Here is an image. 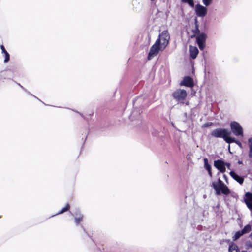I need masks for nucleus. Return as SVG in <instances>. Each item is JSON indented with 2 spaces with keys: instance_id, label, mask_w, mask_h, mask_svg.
<instances>
[{
  "instance_id": "nucleus-27",
  "label": "nucleus",
  "mask_w": 252,
  "mask_h": 252,
  "mask_svg": "<svg viewBox=\"0 0 252 252\" xmlns=\"http://www.w3.org/2000/svg\"><path fill=\"white\" fill-rule=\"evenodd\" d=\"M205 167L207 170H210L211 169V167L208 164L205 165Z\"/></svg>"
},
{
  "instance_id": "nucleus-32",
  "label": "nucleus",
  "mask_w": 252,
  "mask_h": 252,
  "mask_svg": "<svg viewBox=\"0 0 252 252\" xmlns=\"http://www.w3.org/2000/svg\"><path fill=\"white\" fill-rule=\"evenodd\" d=\"M208 126L207 124H204V127H206V126Z\"/></svg>"
},
{
  "instance_id": "nucleus-19",
  "label": "nucleus",
  "mask_w": 252,
  "mask_h": 252,
  "mask_svg": "<svg viewBox=\"0 0 252 252\" xmlns=\"http://www.w3.org/2000/svg\"><path fill=\"white\" fill-rule=\"evenodd\" d=\"M183 3H188L189 6L193 7L194 6L193 0H181Z\"/></svg>"
},
{
  "instance_id": "nucleus-18",
  "label": "nucleus",
  "mask_w": 252,
  "mask_h": 252,
  "mask_svg": "<svg viewBox=\"0 0 252 252\" xmlns=\"http://www.w3.org/2000/svg\"><path fill=\"white\" fill-rule=\"evenodd\" d=\"M252 229L251 226L250 225H246L244 228L241 230L243 234L247 233L249 232Z\"/></svg>"
},
{
  "instance_id": "nucleus-9",
  "label": "nucleus",
  "mask_w": 252,
  "mask_h": 252,
  "mask_svg": "<svg viewBox=\"0 0 252 252\" xmlns=\"http://www.w3.org/2000/svg\"><path fill=\"white\" fill-rule=\"evenodd\" d=\"M214 166L221 173H224L225 171V163L222 160H217L215 161Z\"/></svg>"
},
{
  "instance_id": "nucleus-5",
  "label": "nucleus",
  "mask_w": 252,
  "mask_h": 252,
  "mask_svg": "<svg viewBox=\"0 0 252 252\" xmlns=\"http://www.w3.org/2000/svg\"><path fill=\"white\" fill-rule=\"evenodd\" d=\"M161 45L158 43V40H156L155 43L152 46L148 54V59L151 60L154 57L157 56L160 50L163 51Z\"/></svg>"
},
{
  "instance_id": "nucleus-14",
  "label": "nucleus",
  "mask_w": 252,
  "mask_h": 252,
  "mask_svg": "<svg viewBox=\"0 0 252 252\" xmlns=\"http://www.w3.org/2000/svg\"><path fill=\"white\" fill-rule=\"evenodd\" d=\"M238 246L234 243H230L229 246V252H238Z\"/></svg>"
},
{
  "instance_id": "nucleus-1",
  "label": "nucleus",
  "mask_w": 252,
  "mask_h": 252,
  "mask_svg": "<svg viewBox=\"0 0 252 252\" xmlns=\"http://www.w3.org/2000/svg\"><path fill=\"white\" fill-rule=\"evenodd\" d=\"M231 131L226 129L217 128L213 130L211 135L216 138H222L227 143H231L233 141L230 136Z\"/></svg>"
},
{
  "instance_id": "nucleus-16",
  "label": "nucleus",
  "mask_w": 252,
  "mask_h": 252,
  "mask_svg": "<svg viewBox=\"0 0 252 252\" xmlns=\"http://www.w3.org/2000/svg\"><path fill=\"white\" fill-rule=\"evenodd\" d=\"M249 146L250 148V151L249 153V156L250 158H252V138L249 139Z\"/></svg>"
},
{
  "instance_id": "nucleus-13",
  "label": "nucleus",
  "mask_w": 252,
  "mask_h": 252,
  "mask_svg": "<svg viewBox=\"0 0 252 252\" xmlns=\"http://www.w3.org/2000/svg\"><path fill=\"white\" fill-rule=\"evenodd\" d=\"M230 175L236 181H237L238 183L242 184L243 183L244 179L242 177H240L237 174H236L234 172L231 171L230 172Z\"/></svg>"
},
{
  "instance_id": "nucleus-4",
  "label": "nucleus",
  "mask_w": 252,
  "mask_h": 252,
  "mask_svg": "<svg viewBox=\"0 0 252 252\" xmlns=\"http://www.w3.org/2000/svg\"><path fill=\"white\" fill-rule=\"evenodd\" d=\"M172 95L177 101L183 102L187 96V93L186 90L178 89L173 93Z\"/></svg>"
},
{
  "instance_id": "nucleus-21",
  "label": "nucleus",
  "mask_w": 252,
  "mask_h": 252,
  "mask_svg": "<svg viewBox=\"0 0 252 252\" xmlns=\"http://www.w3.org/2000/svg\"><path fill=\"white\" fill-rule=\"evenodd\" d=\"M213 0H202V2L206 6H208L212 3Z\"/></svg>"
},
{
  "instance_id": "nucleus-6",
  "label": "nucleus",
  "mask_w": 252,
  "mask_h": 252,
  "mask_svg": "<svg viewBox=\"0 0 252 252\" xmlns=\"http://www.w3.org/2000/svg\"><path fill=\"white\" fill-rule=\"evenodd\" d=\"M230 127L233 133L237 136H243V128L240 125L236 122H231Z\"/></svg>"
},
{
  "instance_id": "nucleus-11",
  "label": "nucleus",
  "mask_w": 252,
  "mask_h": 252,
  "mask_svg": "<svg viewBox=\"0 0 252 252\" xmlns=\"http://www.w3.org/2000/svg\"><path fill=\"white\" fill-rule=\"evenodd\" d=\"M246 196L248 198L245 200V203L247 207L250 210H252V194L247 192L246 193Z\"/></svg>"
},
{
  "instance_id": "nucleus-23",
  "label": "nucleus",
  "mask_w": 252,
  "mask_h": 252,
  "mask_svg": "<svg viewBox=\"0 0 252 252\" xmlns=\"http://www.w3.org/2000/svg\"><path fill=\"white\" fill-rule=\"evenodd\" d=\"M231 139H232L233 141H231V143L234 142L236 143L240 148H242V144L240 141L236 140L235 138L233 137H231Z\"/></svg>"
},
{
  "instance_id": "nucleus-31",
  "label": "nucleus",
  "mask_w": 252,
  "mask_h": 252,
  "mask_svg": "<svg viewBox=\"0 0 252 252\" xmlns=\"http://www.w3.org/2000/svg\"><path fill=\"white\" fill-rule=\"evenodd\" d=\"M223 178L226 181V180H227V176L225 175H223Z\"/></svg>"
},
{
  "instance_id": "nucleus-20",
  "label": "nucleus",
  "mask_w": 252,
  "mask_h": 252,
  "mask_svg": "<svg viewBox=\"0 0 252 252\" xmlns=\"http://www.w3.org/2000/svg\"><path fill=\"white\" fill-rule=\"evenodd\" d=\"M83 216L79 214L78 217H75V222L77 224H78L79 222L82 220Z\"/></svg>"
},
{
  "instance_id": "nucleus-10",
  "label": "nucleus",
  "mask_w": 252,
  "mask_h": 252,
  "mask_svg": "<svg viewBox=\"0 0 252 252\" xmlns=\"http://www.w3.org/2000/svg\"><path fill=\"white\" fill-rule=\"evenodd\" d=\"M180 86L191 87L193 86V80L190 77H185L180 83Z\"/></svg>"
},
{
  "instance_id": "nucleus-2",
  "label": "nucleus",
  "mask_w": 252,
  "mask_h": 252,
  "mask_svg": "<svg viewBox=\"0 0 252 252\" xmlns=\"http://www.w3.org/2000/svg\"><path fill=\"white\" fill-rule=\"evenodd\" d=\"M212 187L216 191V194L217 195H220L221 192L225 195H228L230 193L228 188L220 178L218 179L217 183L215 182L212 183Z\"/></svg>"
},
{
  "instance_id": "nucleus-24",
  "label": "nucleus",
  "mask_w": 252,
  "mask_h": 252,
  "mask_svg": "<svg viewBox=\"0 0 252 252\" xmlns=\"http://www.w3.org/2000/svg\"><path fill=\"white\" fill-rule=\"evenodd\" d=\"M4 54L5 55V59H4V63H6L9 60L10 56L7 52H5V53Z\"/></svg>"
},
{
  "instance_id": "nucleus-28",
  "label": "nucleus",
  "mask_w": 252,
  "mask_h": 252,
  "mask_svg": "<svg viewBox=\"0 0 252 252\" xmlns=\"http://www.w3.org/2000/svg\"><path fill=\"white\" fill-rule=\"evenodd\" d=\"M225 166H226L228 169L230 168V164L228 163H225Z\"/></svg>"
},
{
  "instance_id": "nucleus-8",
  "label": "nucleus",
  "mask_w": 252,
  "mask_h": 252,
  "mask_svg": "<svg viewBox=\"0 0 252 252\" xmlns=\"http://www.w3.org/2000/svg\"><path fill=\"white\" fill-rule=\"evenodd\" d=\"M195 10V13L198 17H203L207 14V8L200 4L196 5Z\"/></svg>"
},
{
  "instance_id": "nucleus-3",
  "label": "nucleus",
  "mask_w": 252,
  "mask_h": 252,
  "mask_svg": "<svg viewBox=\"0 0 252 252\" xmlns=\"http://www.w3.org/2000/svg\"><path fill=\"white\" fill-rule=\"evenodd\" d=\"M170 39V36L167 31H164L159 35L158 43L161 45L162 49H164L167 46Z\"/></svg>"
},
{
  "instance_id": "nucleus-12",
  "label": "nucleus",
  "mask_w": 252,
  "mask_h": 252,
  "mask_svg": "<svg viewBox=\"0 0 252 252\" xmlns=\"http://www.w3.org/2000/svg\"><path fill=\"white\" fill-rule=\"evenodd\" d=\"M189 52L190 57L194 59L197 57L198 54V50L196 47L190 46L189 47Z\"/></svg>"
},
{
  "instance_id": "nucleus-25",
  "label": "nucleus",
  "mask_w": 252,
  "mask_h": 252,
  "mask_svg": "<svg viewBox=\"0 0 252 252\" xmlns=\"http://www.w3.org/2000/svg\"><path fill=\"white\" fill-rule=\"evenodd\" d=\"M193 33H194V35H197L199 33V30L198 28V26L196 25L195 29L193 31Z\"/></svg>"
},
{
  "instance_id": "nucleus-17",
  "label": "nucleus",
  "mask_w": 252,
  "mask_h": 252,
  "mask_svg": "<svg viewBox=\"0 0 252 252\" xmlns=\"http://www.w3.org/2000/svg\"><path fill=\"white\" fill-rule=\"evenodd\" d=\"M243 234H243V232L241 231V230L237 231L235 233L234 236L233 237V240L234 241H236V240L239 239L241 236H242Z\"/></svg>"
},
{
  "instance_id": "nucleus-26",
  "label": "nucleus",
  "mask_w": 252,
  "mask_h": 252,
  "mask_svg": "<svg viewBox=\"0 0 252 252\" xmlns=\"http://www.w3.org/2000/svg\"><path fill=\"white\" fill-rule=\"evenodd\" d=\"M0 48H1V50H2V53H3V54H4V53H5V52H7V51L5 50V48H4V46H3V45H1L0 46Z\"/></svg>"
},
{
  "instance_id": "nucleus-22",
  "label": "nucleus",
  "mask_w": 252,
  "mask_h": 252,
  "mask_svg": "<svg viewBox=\"0 0 252 252\" xmlns=\"http://www.w3.org/2000/svg\"><path fill=\"white\" fill-rule=\"evenodd\" d=\"M69 208V205L68 204H67L66 205V207L63 208L60 212L58 213V214L63 213L66 211H67Z\"/></svg>"
},
{
  "instance_id": "nucleus-15",
  "label": "nucleus",
  "mask_w": 252,
  "mask_h": 252,
  "mask_svg": "<svg viewBox=\"0 0 252 252\" xmlns=\"http://www.w3.org/2000/svg\"><path fill=\"white\" fill-rule=\"evenodd\" d=\"M250 240L246 242L245 245L247 248H252V233L249 235Z\"/></svg>"
},
{
  "instance_id": "nucleus-29",
  "label": "nucleus",
  "mask_w": 252,
  "mask_h": 252,
  "mask_svg": "<svg viewBox=\"0 0 252 252\" xmlns=\"http://www.w3.org/2000/svg\"><path fill=\"white\" fill-rule=\"evenodd\" d=\"M205 165L208 164V159L207 158H204V159Z\"/></svg>"
},
{
  "instance_id": "nucleus-30",
  "label": "nucleus",
  "mask_w": 252,
  "mask_h": 252,
  "mask_svg": "<svg viewBox=\"0 0 252 252\" xmlns=\"http://www.w3.org/2000/svg\"><path fill=\"white\" fill-rule=\"evenodd\" d=\"M208 173H209L210 176L212 177V172H211V169L210 170H208Z\"/></svg>"
},
{
  "instance_id": "nucleus-33",
  "label": "nucleus",
  "mask_w": 252,
  "mask_h": 252,
  "mask_svg": "<svg viewBox=\"0 0 252 252\" xmlns=\"http://www.w3.org/2000/svg\"><path fill=\"white\" fill-rule=\"evenodd\" d=\"M241 252H248L246 251H242Z\"/></svg>"
},
{
  "instance_id": "nucleus-7",
  "label": "nucleus",
  "mask_w": 252,
  "mask_h": 252,
  "mask_svg": "<svg viewBox=\"0 0 252 252\" xmlns=\"http://www.w3.org/2000/svg\"><path fill=\"white\" fill-rule=\"evenodd\" d=\"M206 35L203 33L199 34L196 36V42L201 50H203L205 47V42L206 39Z\"/></svg>"
}]
</instances>
